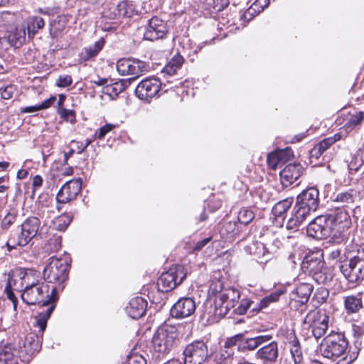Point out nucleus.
Listing matches in <instances>:
<instances>
[{
    "mask_svg": "<svg viewBox=\"0 0 364 364\" xmlns=\"http://www.w3.org/2000/svg\"><path fill=\"white\" fill-rule=\"evenodd\" d=\"M56 288L53 287L49 294V287L43 283L32 282L29 287L24 289L21 294L22 300L28 305L42 303L43 306L51 304L45 312H41L36 316L39 333L43 334L47 326V321L55 309L53 304L57 299Z\"/></svg>",
    "mask_w": 364,
    "mask_h": 364,
    "instance_id": "1",
    "label": "nucleus"
},
{
    "mask_svg": "<svg viewBox=\"0 0 364 364\" xmlns=\"http://www.w3.org/2000/svg\"><path fill=\"white\" fill-rule=\"evenodd\" d=\"M319 192L315 187H310L303 191L296 197L294 212L287 223V230L298 232L299 227L302 223L316 210L319 204Z\"/></svg>",
    "mask_w": 364,
    "mask_h": 364,
    "instance_id": "2",
    "label": "nucleus"
},
{
    "mask_svg": "<svg viewBox=\"0 0 364 364\" xmlns=\"http://www.w3.org/2000/svg\"><path fill=\"white\" fill-rule=\"evenodd\" d=\"M348 345V341L342 334L331 333L323 340L321 352L325 358L337 360L336 364H351L357 355L355 353H347Z\"/></svg>",
    "mask_w": 364,
    "mask_h": 364,
    "instance_id": "3",
    "label": "nucleus"
},
{
    "mask_svg": "<svg viewBox=\"0 0 364 364\" xmlns=\"http://www.w3.org/2000/svg\"><path fill=\"white\" fill-rule=\"evenodd\" d=\"M178 332L176 326L164 325L155 332L152 344L155 351L161 354L168 353L177 345Z\"/></svg>",
    "mask_w": 364,
    "mask_h": 364,
    "instance_id": "4",
    "label": "nucleus"
},
{
    "mask_svg": "<svg viewBox=\"0 0 364 364\" xmlns=\"http://www.w3.org/2000/svg\"><path fill=\"white\" fill-rule=\"evenodd\" d=\"M318 255L311 253L306 255L301 262V268L318 284H326L331 281L332 275L324 268V262Z\"/></svg>",
    "mask_w": 364,
    "mask_h": 364,
    "instance_id": "5",
    "label": "nucleus"
},
{
    "mask_svg": "<svg viewBox=\"0 0 364 364\" xmlns=\"http://www.w3.org/2000/svg\"><path fill=\"white\" fill-rule=\"evenodd\" d=\"M328 325V316L322 310L310 311L304 320V328L316 339L321 338L325 334Z\"/></svg>",
    "mask_w": 364,
    "mask_h": 364,
    "instance_id": "6",
    "label": "nucleus"
},
{
    "mask_svg": "<svg viewBox=\"0 0 364 364\" xmlns=\"http://www.w3.org/2000/svg\"><path fill=\"white\" fill-rule=\"evenodd\" d=\"M68 262L61 258L52 257L43 269V277L49 283L63 284L68 277Z\"/></svg>",
    "mask_w": 364,
    "mask_h": 364,
    "instance_id": "7",
    "label": "nucleus"
},
{
    "mask_svg": "<svg viewBox=\"0 0 364 364\" xmlns=\"http://www.w3.org/2000/svg\"><path fill=\"white\" fill-rule=\"evenodd\" d=\"M187 272L184 267L177 264L161 274L157 281L159 291L168 292L174 289L186 277Z\"/></svg>",
    "mask_w": 364,
    "mask_h": 364,
    "instance_id": "8",
    "label": "nucleus"
},
{
    "mask_svg": "<svg viewBox=\"0 0 364 364\" xmlns=\"http://www.w3.org/2000/svg\"><path fill=\"white\" fill-rule=\"evenodd\" d=\"M240 296V291L237 289L232 287L225 289L219 296L214 299L215 316L219 318L225 316L238 303Z\"/></svg>",
    "mask_w": 364,
    "mask_h": 364,
    "instance_id": "9",
    "label": "nucleus"
},
{
    "mask_svg": "<svg viewBox=\"0 0 364 364\" xmlns=\"http://www.w3.org/2000/svg\"><path fill=\"white\" fill-rule=\"evenodd\" d=\"M340 269L349 282H358L364 277V251H358L356 255L341 265Z\"/></svg>",
    "mask_w": 364,
    "mask_h": 364,
    "instance_id": "10",
    "label": "nucleus"
},
{
    "mask_svg": "<svg viewBox=\"0 0 364 364\" xmlns=\"http://www.w3.org/2000/svg\"><path fill=\"white\" fill-rule=\"evenodd\" d=\"M183 364H206L210 359L207 345L202 341L188 344L183 350Z\"/></svg>",
    "mask_w": 364,
    "mask_h": 364,
    "instance_id": "11",
    "label": "nucleus"
},
{
    "mask_svg": "<svg viewBox=\"0 0 364 364\" xmlns=\"http://www.w3.org/2000/svg\"><path fill=\"white\" fill-rule=\"evenodd\" d=\"M149 69V65L138 59H120L117 63V70L121 75H132L135 80Z\"/></svg>",
    "mask_w": 364,
    "mask_h": 364,
    "instance_id": "12",
    "label": "nucleus"
},
{
    "mask_svg": "<svg viewBox=\"0 0 364 364\" xmlns=\"http://www.w3.org/2000/svg\"><path fill=\"white\" fill-rule=\"evenodd\" d=\"M333 227L331 220L327 215H319L315 218L306 228V232L309 237L317 240L328 237L333 232Z\"/></svg>",
    "mask_w": 364,
    "mask_h": 364,
    "instance_id": "13",
    "label": "nucleus"
},
{
    "mask_svg": "<svg viewBox=\"0 0 364 364\" xmlns=\"http://www.w3.org/2000/svg\"><path fill=\"white\" fill-rule=\"evenodd\" d=\"M161 83L156 77H147L137 85L135 92L142 100L149 101L159 92Z\"/></svg>",
    "mask_w": 364,
    "mask_h": 364,
    "instance_id": "14",
    "label": "nucleus"
},
{
    "mask_svg": "<svg viewBox=\"0 0 364 364\" xmlns=\"http://www.w3.org/2000/svg\"><path fill=\"white\" fill-rule=\"evenodd\" d=\"M40 225L38 218H28L21 225V232L18 237V245L21 247L26 246L36 235Z\"/></svg>",
    "mask_w": 364,
    "mask_h": 364,
    "instance_id": "15",
    "label": "nucleus"
},
{
    "mask_svg": "<svg viewBox=\"0 0 364 364\" xmlns=\"http://www.w3.org/2000/svg\"><path fill=\"white\" fill-rule=\"evenodd\" d=\"M81 185L80 178L66 182L57 193V202L65 204L74 200L81 191Z\"/></svg>",
    "mask_w": 364,
    "mask_h": 364,
    "instance_id": "16",
    "label": "nucleus"
},
{
    "mask_svg": "<svg viewBox=\"0 0 364 364\" xmlns=\"http://www.w3.org/2000/svg\"><path fill=\"white\" fill-rule=\"evenodd\" d=\"M168 32L166 23L156 16L149 21L147 28L144 33V38L151 41L163 38Z\"/></svg>",
    "mask_w": 364,
    "mask_h": 364,
    "instance_id": "17",
    "label": "nucleus"
},
{
    "mask_svg": "<svg viewBox=\"0 0 364 364\" xmlns=\"http://www.w3.org/2000/svg\"><path fill=\"white\" fill-rule=\"evenodd\" d=\"M23 354L16 344L9 343L0 350V363L1 364H27L28 361L23 360Z\"/></svg>",
    "mask_w": 364,
    "mask_h": 364,
    "instance_id": "18",
    "label": "nucleus"
},
{
    "mask_svg": "<svg viewBox=\"0 0 364 364\" xmlns=\"http://www.w3.org/2000/svg\"><path fill=\"white\" fill-rule=\"evenodd\" d=\"M18 348L23 354V360L30 362L32 356L41 349L38 336L34 333L26 335L24 340L19 343Z\"/></svg>",
    "mask_w": 364,
    "mask_h": 364,
    "instance_id": "19",
    "label": "nucleus"
},
{
    "mask_svg": "<svg viewBox=\"0 0 364 364\" xmlns=\"http://www.w3.org/2000/svg\"><path fill=\"white\" fill-rule=\"evenodd\" d=\"M196 302L191 297L181 298L171 309V314L178 318L191 316L196 311Z\"/></svg>",
    "mask_w": 364,
    "mask_h": 364,
    "instance_id": "20",
    "label": "nucleus"
},
{
    "mask_svg": "<svg viewBox=\"0 0 364 364\" xmlns=\"http://www.w3.org/2000/svg\"><path fill=\"white\" fill-rule=\"evenodd\" d=\"M278 356L277 343L274 341L260 348L255 354V358L262 364H275Z\"/></svg>",
    "mask_w": 364,
    "mask_h": 364,
    "instance_id": "21",
    "label": "nucleus"
},
{
    "mask_svg": "<svg viewBox=\"0 0 364 364\" xmlns=\"http://www.w3.org/2000/svg\"><path fill=\"white\" fill-rule=\"evenodd\" d=\"M301 173L300 164H288L279 173L281 182L284 186H291L299 178Z\"/></svg>",
    "mask_w": 364,
    "mask_h": 364,
    "instance_id": "22",
    "label": "nucleus"
},
{
    "mask_svg": "<svg viewBox=\"0 0 364 364\" xmlns=\"http://www.w3.org/2000/svg\"><path fill=\"white\" fill-rule=\"evenodd\" d=\"M359 197V192L355 189L350 188L345 191L337 193L333 199L336 206L346 208L353 210L355 200Z\"/></svg>",
    "mask_w": 364,
    "mask_h": 364,
    "instance_id": "23",
    "label": "nucleus"
},
{
    "mask_svg": "<svg viewBox=\"0 0 364 364\" xmlns=\"http://www.w3.org/2000/svg\"><path fill=\"white\" fill-rule=\"evenodd\" d=\"M291 156L292 151L289 148L276 150L267 156V162L268 166L274 170L288 161Z\"/></svg>",
    "mask_w": 364,
    "mask_h": 364,
    "instance_id": "24",
    "label": "nucleus"
},
{
    "mask_svg": "<svg viewBox=\"0 0 364 364\" xmlns=\"http://www.w3.org/2000/svg\"><path fill=\"white\" fill-rule=\"evenodd\" d=\"M146 308L147 301L141 296H136L130 300L126 311L132 318L138 319L145 314Z\"/></svg>",
    "mask_w": 364,
    "mask_h": 364,
    "instance_id": "25",
    "label": "nucleus"
},
{
    "mask_svg": "<svg viewBox=\"0 0 364 364\" xmlns=\"http://www.w3.org/2000/svg\"><path fill=\"white\" fill-rule=\"evenodd\" d=\"M350 210L346 208L336 206V210L333 213L328 215L329 220H331V225L334 227L336 225H342V228H348L351 224L350 213Z\"/></svg>",
    "mask_w": 364,
    "mask_h": 364,
    "instance_id": "26",
    "label": "nucleus"
},
{
    "mask_svg": "<svg viewBox=\"0 0 364 364\" xmlns=\"http://www.w3.org/2000/svg\"><path fill=\"white\" fill-rule=\"evenodd\" d=\"M272 337L270 336H260L250 338H242L238 343V349L240 350H252L261 344L269 341Z\"/></svg>",
    "mask_w": 364,
    "mask_h": 364,
    "instance_id": "27",
    "label": "nucleus"
},
{
    "mask_svg": "<svg viewBox=\"0 0 364 364\" xmlns=\"http://www.w3.org/2000/svg\"><path fill=\"white\" fill-rule=\"evenodd\" d=\"M104 44V40L100 39L94 45L82 48L79 54L80 62H86L95 57L102 49Z\"/></svg>",
    "mask_w": 364,
    "mask_h": 364,
    "instance_id": "28",
    "label": "nucleus"
},
{
    "mask_svg": "<svg viewBox=\"0 0 364 364\" xmlns=\"http://www.w3.org/2000/svg\"><path fill=\"white\" fill-rule=\"evenodd\" d=\"M15 276L16 279L20 281V284L18 286V291H23L24 289H26L27 287L31 284L32 282H34L31 269H16L15 270Z\"/></svg>",
    "mask_w": 364,
    "mask_h": 364,
    "instance_id": "29",
    "label": "nucleus"
},
{
    "mask_svg": "<svg viewBox=\"0 0 364 364\" xmlns=\"http://www.w3.org/2000/svg\"><path fill=\"white\" fill-rule=\"evenodd\" d=\"M313 289V286L309 283L300 284L293 292L294 299L302 304H306L309 301Z\"/></svg>",
    "mask_w": 364,
    "mask_h": 364,
    "instance_id": "30",
    "label": "nucleus"
},
{
    "mask_svg": "<svg viewBox=\"0 0 364 364\" xmlns=\"http://www.w3.org/2000/svg\"><path fill=\"white\" fill-rule=\"evenodd\" d=\"M292 202L293 198H287L278 202L274 205L272 208V214L274 215L276 221L281 219L283 223L285 218L284 215L291 207Z\"/></svg>",
    "mask_w": 364,
    "mask_h": 364,
    "instance_id": "31",
    "label": "nucleus"
},
{
    "mask_svg": "<svg viewBox=\"0 0 364 364\" xmlns=\"http://www.w3.org/2000/svg\"><path fill=\"white\" fill-rule=\"evenodd\" d=\"M269 3L270 0H256L255 2L243 14L244 18L249 21L255 16V14H259L262 11L269 6Z\"/></svg>",
    "mask_w": 364,
    "mask_h": 364,
    "instance_id": "32",
    "label": "nucleus"
},
{
    "mask_svg": "<svg viewBox=\"0 0 364 364\" xmlns=\"http://www.w3.org/2000/svg\"><path fill=\"white\" fill-rule=\"evenodd\" d=\"M45 26L44 20L41 17L31 16L27 20V30L29 38H33L40 29Z\"/></svg>",
    "mask_w": 364,
    "mask_h": 364,
    "instance_id": "33",
    "label": "nucleus"
},
{
    "mask_svg": "<svg viewBox=\"0 0 364 364\" xmlns=\"http://www.w3.org/2000/svg\"><path fill=\"white\" fill-rule=\"evenodd\" d=\"M67 25V18L58 16L50 24V33L53 38H55L63 32Z\"/></svg>",
    "mask_w": 364,
    "mask_h": 364,
    "instance_id": "34",
    "label": "nucleus"
},
{
    "mask_svg": "<svg viewBox=\"0 0 364 364\" xmlns=\"http://www.w3.org/2000/svg\"><path fill=\"white\" fill-rule=\"evenodd\" d=\"M183 62V58L181 55H176L163 68L162 72L168 75H174L181 68Z\"/></svg>",
    "mask_w": 364,
    "mask_h": 364,
    "instance_id": "35",
    "label": "nucleus"
},
{
    "mask_svg": "<svg viewBox=\"0 0 364 364\" xmlns=\"http://www.w3.org/2000/svg\"><path fill=\"white\" fill-rule=\"evenodd\" d=\"M18 217V211L14 208H11L1 218V228L3 230H8L16 220Z\"/></svg>",
    "mask_w": 364,
    "mask_h": 364,
    "instance_id": "36",
    "label": "nucleus"
},
{
    "mask_svg": "<svg viewBox=\"0 0 364 364\" xmlns=\"http://www.w3.org/2000/svg\"><path fill=\"white\" fill-rule=\"evenodd\" d=\"M345 307L348 312L355 313L362 307L361 299L357 296H348L345 299Z\"/></svg>",
    "mask_w": 364,
    "mask_h": 364,
    "instance_id": "37",
    "label": "nucleus"
},
{
    "mask_svg": "<svg viewBox=\"0 0 364 364\" xmlns=\"http://www.w3.org/2000/svg\"><path fill=\"white\" fill-rule=\"evenodd\" d=\"M72 221V218L68 214H63L56 217L53 221V228L59 231H64Z\"/></svg>",
    "mask_w": 364,
    "mask_h": 364,
    "instance_id": "38",
    "label": "nucleus"
},
{
    "mask_svg": "<svg viewBox=\"0 0 364 364\" xmlns=\"http://www.w3.org/2000/svg\"><path fill=\"white\" fill-rule=\"evenodd\" d=\"M9 42L15 47L21 46L26 40V31L24 29H16L8 37Z\"/></svg>",
    "mask_w": 364,
    "mask_h": 364,
    "instance_id": "39",
    "label": "nucleus"
},
{
    "mask_svg": "<svg viewBox=\"0 0 364 364\" xmlns=\"http://www.w3.org/2000/svg\"><path fill=\"white\" fill-rule=\"evenodd\" d=\"M225 288L224 287L223 282L219 279H214L210 282L209 289H208V296L210 298L217 299L219 296V294Z\"/></svg>",
    "mask_w": 364,
    "mask_h": 364,
    "instance_id": "40",
    "label": "nucleus"
},
{
    "mask_svg": "<svg viewBox=\"0 0 364 364\" xmlns=\"http://www.w3.org/2000/svg\"><path fill=\"white\" fill-rule=\"evenodd\" d=\"M205 4L210 11L218 12L229 4V0H205Z\"/></svg>",
    "mask_w": 364,
    "mask_h": 364,
    "instance_id": "41",
    "label": "nucleus"
},
{
    "mask_svg": "<svg viewBox=\"0 0 364 364\" xmlns=\"http://www.w3.org/2000/svg\"><path fill=\"white\" fill-rule=\"evenodd\" d=\"M257 304H255L254 301L250 299H242L240 302V306L234 310V311L240 315H242L246 314L247 309L252 308V311L257 310Z\"/></svg>",
    "mask_w": 364,
    "mask_h": 364,
    "instance_id": "42",
    "label": "nucleus"
},
{
    "mask_svg": "<svg viewBox=\"0 0 364 364\" xmlns=\"http://www.w3.org/2000/svg\"><path fill=\"white\" fill-rule=\"evenodd\" d=\"M255 218L254 213L249 209L242 208L238 213V221L244 225L249 224Z\"/></svg>",
    "mask_w": 364,
    "mask_h": 364,
    "instance_id": "43",
    "label": "nucleus"
},
{
    "mask_svg": "<svg viewBox=\"0 0 364 364\" xmlns=\"http://www.w3.org/2000/svg\"><path fill=\"white\" fill-rule=\"evenodd\" d=\"M333 140L330 139L328 137L323 139L319 144H318L315 147L312 149V154H315L316 156L319 154L320 155L323 154L326 150H327L330 146L333 144Z\"/></svg>",
    "mask_w": 364,
    "mask_h": 364,
    "instance_id": "44",
    "label": "nucleus"
},
{
    "mask_svg": "<svg viewBox=\"0 0 364 364\" xmlns=\"http://www.w3.org/2000/svg\"><path fill=\"white\" fill-rule=\"evenodd\" d=\"M58 113L60 117L64 120L70 122L71 124L75 122V114L72 109H68L65 108H58Z\"/></svg>",
    "mask_w": 364,
    "mask_h": 364,
    "instance_id": "45",
    "label": "nucleus"
},
{
    "mask_svg": "<svg viewBox=\"0 0 364 364\" xmlns=\"http://www.w3.org/2000/svg\"><path fill=\"white\" fill-rule=\"evenodd\" d=\"M363 119L364 113L363 112H356L355 114L350 116L349 119H348L346 126L348 127H355L359 124Z\"/></svg>",
    "mask_w": 364,
    "mask_h": 364,
    "instance_id": "46",
    "label": "nucleus"
},
{
    "mask_svg": "<svg viewBox=\"0 0 364 364\" xmlns=\"http://www.w3.org/2000/svg\"><path fill=\"white\" fill-rule=\"evenodd\" d=\"M131 5L127 1H122L117 5L119 15L121 16H131L132 14Z\"/></svg>",
    "mask_w": 364,
    "mask_h": 364,
    "instance_id": "47",
    "label": "nucleus"
},
{
    "mask_svg": "<svg viewBox=\"0 0 364 364\" xmlns=\"http://www.w3.org/2000/svg\"><path fill=\"white\" fill-rule=\"evenodd\" d=\"M16 86L14 85H8L5 87L2 86L0 96L4 100H9L11 99L14 95V93L16 92Z\"/></svg>",
    "mask_w": 364,
    "mask_h": 364,
    "instance_id": "48",
    "label": "nucleus"
},
{
    "mask_svg": "<svg viewBox=\"0 0 364 364\" xmlns=\"http://www.w3.org/2000/svg\"><path fill=\"white\" fill-rule=\"evenodd\" d=\"M279 294H270L268 296L264 297L260 301V303L259 304V307L257 306V311L261 310L263 308H266L268 306V305L270 303L277 301L279 299Z\"/></svg>",
    "mask_w": 364,
    "mask_h": 364,
    "instance_id": "49",
    "label": "nucleus"
},
{
    "mask_svg": "<svg viewBox=\"0 0 364 364\" xmlns=\"http://www.w3.org/2000/svg\"><path fill=\"white\" fill-rule=\"evenodd\" d=\"M236 228L235 222H227L223 224L220 232L222 235H233Z\"/></svg>",
    "mask_w": 364,
    "mask_h": 364,
    "instance_id": "50",
    "label": "nucleus"
},
{
    "mask_svg": "<svg viewBox=\"0 0 364 364\" xmlns=\"http://www.w3.org/2000/svg\"><path fill=\"white\" fill-rule=\"evenodd\" d=\"M73 82L72 77L69 75H60L57 79L55 85L59 87H66L70 86Z\"/></svg>",
    "mask_w": 364,
    "mask_h": 364,
    "instance_id": "51",
    "label": "nucleus"
},
{
    "mask_svg": "<svg viewBox=\"0 0 364 364\" xmlns=\"http://www.w3.org/2000/svg\"><path fill=\"white\" fill-rule=\"evenodd\" d=\"M363 161L359 156V154L354 155L348 164L349 169L351 171H358V168L363 165Z\"/></svg>",
    "mask_w": 364,
    "mask_h": 364,
    "instance_id": "52",
    "label": "nucleus"
},
{
    "mask_svg": "<svg viewBox=\"0 0 364 364\" xmlns=\"http://www.w3.org/2000/svg\"><path fill=\"white\" fill-rule=\"evenodd\" d=\"M125 364H146V360L142 355L134 354L128 357Z\"/></svg>",
    "mask_w": 364,
    "mask_h": 364,
    "instance_id": "53",
    "label": "nucleus"
},
{
    "mask_svg": "<svg viewBox=\"0 0 364 364\" xmlns=\"http://www.w3.org/2000/svg\"><path fill=\"white\" fill-rule=\"evenodd\" d=\"M115 127L116 125L114 124H106L105 125L100 128L98 132L97 133V137L100 139H103L107 133H109Z\"/></svg>",
    "mask_w": 364,
    "mask_h": 364,
    "instance_id": "54",
    "label": "nucleus"
},
{
    "mask_svg": "<svg viewBox=\"0 0 364 364\" xmlns=\"http://www.w3.org/2000/svg\"><path fill=\"white\" fill-rule=\"evenodd\" d=\"M242 338V334H237L232 338H228L225 343L224 348L226 349H230L232 346L236 345L238 346V343H240Z\"/></svg>",
    "mask_w": 364,
    "mask_h": 364,
    "instance_id": "55",
    "label": "nucleus"
},
{
    "mask_svg": "<svg viewBox=\"0 0 364 364\" xmlns=\"http://www.w3.org/2000/svg\"><path fill=\"white\" fill-rule=\"evenodd\" d=\"M5 292L6 294L7 298L13 303L14 309L16 310L17 307V298L16 297L14 293L12 291V287H9L6 284L5 288Z\"/></svg>",
    "mask_w": 364,
    "mask_h": 364,
    "instance_id": "56",
    "label": "nucleus"
},
{
    "mask_svg": "<svg viewBox=\"0 0 364 364\" xmlns=\"http://www.w3.org/2000/svg\"><path fill=\"white\" fill-rule=\"evenodd\" d=\"M291 353L296 363H299L301 361V352L299 346L294 345V346L291 348Z\"/></svg>",
    "mask_w": 364,
    "mask_h": 364,
    "instance_id": "57",
    "label": "nucleus"
},
{
    "mask_svg": "<svg viewBox=\"0 0 364 364\" xmlns=\"http://www.w3.org/2000/svg\"><path fill=\"white\" fill-rule=\"evenodd\" d=\"M20 284V281L16 279L15 276V271L10 274L8 277L7 285L11 287L14 290L18 291V286Z\"/></svg>",
    "mask_w": 364,
    "mask_h": 364,
    "instance_id": "58",
    "label": "nucleus"
},
{
    "mask_svg": "<svg viewBox=\"0 0 364 364\" xmlns=\"http://www.w3.org/2000/svg\"><path fill=\"white\" fill-rule=\"evenodd\" d=\"M331 234L333 235L330 241L333 243L341 244L346 240V236L338 231H336L334 233L333 232Z\"/></svg>",
    "mask_w": 364,
    "mask_h": 364,
    "instance_id": "59",
    "label": "nucleus"
},
{
    "mask_svg": "<svg viewBox=\"0 0 364 364\" xmlns=\"http://www.w3.org/2000/svg\"><path fill=\"white\" fill-rule=\"evenodd\" d=\"M212 237H206L202 240L198 241L195 246L193 247V252L200 251L208 242H210Z\"/></svg>",
    "mask_w": 364,
    "mask_h": 364,
    "instance_id": "60",
    "label": "nucleus"
},
{
    "mask_svg": "<svg viewBox=\"0 0 364 364\" xmlns=\"http://www.w3.org/2000/svg\"><path fill=\"white\" fill-rule=\"evenodd\" d=\"M56 98L54 96L44 100L43 102L38 105L40 110L49 108L55 101Z\"/></svg>",
    "mask_w": 364,
    "mask_h": 364,
    "instance_id": "61",
    "label": "nucleus"
},
{
    "mask_svg": "<svg viewBox=\"0 0 364 364\" xmlns=\"http://www.w3.org/2000/svg\"><path fill=\"white\" fill-rule=\"evenodd\" d=\"M43 178L39 175H36L33 178L32 186L34 189L38 188L42 186Z\"/></svg>",
    "mask_w": 364,
    "mask_h": 364,
    "instance_id": "62",
    "label": "nucleus"
},
{
    "mask_svg": "<svg viewBox=\"0 0 364 364\" xmlns=\"http://www.w3.org/2000/svg\"><path fill=\"white\" fill-rule=\"evenodd\" d=\"M39 106L35 105V106H28L22 109V112L23 113H31V112H35L37 111H39Z\"/></svg>",
    "mask_w": 364,
    "mask_h": 364,
    "instance_id": "63",
    "label": "nucleus"
},
{
    "mask_svg": "<svg viewBox=\"0 0 364 364\" xmlns=\"http://www.w3.org/2000/svg\"><path fill=\"white\" fill-rule=\"evenodd\" d=\"M50 244H53L54 245V249L53 250L54 251H58L60 247H61V244H60V238H55V239H53V240H50Z\"/></svg>",
    "mask_w": 364,
    "mask_h": 364,
    "instance_id": "64",
    "label": "nucleus"
}]
</instances>
